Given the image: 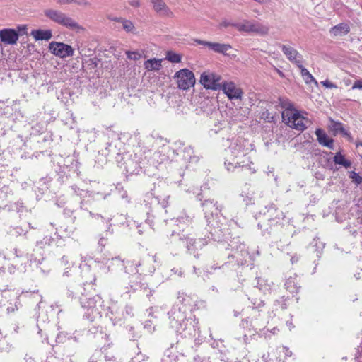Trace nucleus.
Returning <instances> with one entry per match:
<instances>
[{
	"label": "nucleus",
	"instance_id": "nucleus-30",
	"mask_svg": "<svg viewBox=\"0 0 362 362\" xmlns=\"http://www.w3.org/2000/svg\"><path fill=\"white\" fill-rule=\"evenodd\" d=\"M165 59L172 63H179L181 62L182 57L181 55L177 53L172 51H168L166 52Z\"/></svg>",
	"mask_w": 362,
	"mask_h": 362
},
{
	"label": "nucleus",
	"instance_id": "nucleus-35",
	"mask_svg": "<svg viewBox=\"0 0 362 362\" xmlns=\"http://www.w3.org/2000/svg\"><path fill=\"white\" fill-rule=\"evenodd\" d=\"M350 177L356 184H360L362 182V177L355 172L351 173Z\"/></svg>",
	"mask_w": 362,
	"mask_h": 362
},
{
	"label": "nucleus",
	"instance_id": "nucleus-58",
	"mask_svg": "<svg viewBox=\"0 0 362 362\" xmlns=\"http://www.w3.org/2000/svg\"><path fill=\"white\" fill-rule=\"evenodd\" d=\"M287 325H288L289 327H291L292 322H290V323L287 322Z\"/></svg>",
	"mask_w": 362,
	"mask_h": 362
},
{
	"label": "nucleus",
	"instance_id": "nucleus-29",
	"mask_svg": "<svg viewBox=\"0 0 362 362\" xmlns=\"http://www.w3.org/2000/svg\"><path fill=\"white\" fill-rule=\"evenodd\" d=\"M279 101L280 106L284 109L283 112H293L296 110L293 107L292 103L287 98H279Z\"/></svg>",
	"mask_w": 362,
	"mask_h": 362
},
{
	"label": "nucleus",
	"instance_id": "nucleus-55",
	"mask_svg": "<svg viewBox=\"0 0 362 362\" xmlns=\"http://www.w3.org/2000/svg\"><path fill=\"white\" fill-rule=\"evenodd\" d=\"M278 72H279V75H280V76H283V74H282V72H281V71H279Z\"/></svg>",
	"mask_w": 362,
	"mask_h": 362
},
{
	"label": "nucleus",
	"instance_id": "nucleus-41",
	"mask_svg": "<svg viewBox=\"0 0 362 362\" xmlns=\"http://www.w3.org/2000/svg\"><path fill=\"white\" fill-rule=\"evenodd\" d=\"M314 243H315L314 246L316 247L317 249H322V248L325 247V245L322 243H321L318 239L317 240L315 239Z\"/></svg>",
	"mask_w": 362,
	"mask_h": 362
},
{
	"label": "nucleus",
	"instance_id": "nucleus-51",
	"mask_svg": "<svg viewBox=\"0 0 362 362\" xmlns=\"http://www.w3.org/2000/svg\"><path fill=\"white\" fill-rule=\"evenodd\" d=\"M90 216L93 218H100L101 221L103 222V218L101 217L100 215L98 214H96V215H93L91 212L90 213Z\"/></svg>",
	"mask_w": 362,
	"mask_h": 362
},
{
	"label": "nucleus",
	"instance_id": "nucleus-56",
	"mask_svg": "<svg viewBox=\"0 0 362 362\" xmlns=\"http://www.w3.org/2000/svg\"><path fill=\"white\" fill-rule=\"evenodd\" d=\"M242 252H245L247 255L248 254V250H242Z\"/></svg>",
	"mask_w": 362,
	"mask_h": 362
},
{
	"label": "nucleus",
	"instance_id": "nucleus-62",
	"mask_svg": "<svg viewBox=\"0 0 362 362\" xmlns=\"http://www.w3.org/2000/svg\"><path fill=\"white\" fill-rule=\"evenodd\" d=\"M362 146V144H360Z\"/></svg>",
	"mask_w": 362,
	"mask_h": 362
},
{
	"label": "nucleus",
	"instance_id": "nucleus-22",
	"mask_svg": "<svg viewBox=\"0 0 362 362\" xmlns=\"http://www.w3.org/2000/svg\"><path fill=\"white\" fill-rule=\"evenodd\" d=\"M119 23L122 24L123 30L127 33H132L137 35L139 33L134 23L128 19L123 18V19H119Z\"/></svg>",
	"mask_w": 362,
	"mask_h": 362
},
{
	"label": "nucleus",
	"instance_id": "nucleus-39",
	"mask_svg": "<svg viewBox=\"0 0 362 362\" xmlns=\"http://www.w3.org/2000/svg\"><path fill=\"white\" fill-rule=\"evenodd\" d=\"M352 89H360L362 90V81L358 80L354 82L351 87Z\"/></svg>",
	"mask_w": 362,
	"mask_h": 362
},
{
	"label": "nucleus",
	"instance_id": "nucleus-31",
	"mask_svg": "<svg viewBox=\"0 0 362 362\" xmlns=\"http://www.w3.org/2000/svg\"><path fill=\"white\" fill-rule=\"evenodd\" d=\"M192 217L184 213L183 215L180 216L176 218L175 222L177 223V226H181L182 224L188 225L192 222Z\"/></svg>",
	"mask_w": 362,
	"mask_h": 362
},
{
	"label": "nucleus",
	"instance_id": "nucleus-18",
	"mask_svg": "<svg viewBox=\"0 0 362 362\" xmlns=\"http://www.w3.org/2000/svg\"><path fill=\"white\" fill-rule=\"evenodd\" d=\"M318 142L329 149H334V141L329 138L322 130L317 129L315 132Z\"/></svg>",
	"mask_w": 362,
	"mask_h": 362
},
{
	"label": "nucleus",
	"instance_id": "nucleus-50",
	"mask_svg": "<svg viewBox=\"0 0 362 362\" xmlns=\"http://www.w3.org/2000/svg\"><path fill=\"white\" fill-rule=\"evenodd\" d=\"M335 129L337 130H339V129L341 130L342 129L341 124V123L336 124Z\"/></svg>",
	"mask_w": 362,
	"mask_h": 362
},
{
	"label": "nucleus",
	"instance_id": "nucleus-19",
	"mask_svg": "<svg viewBox=\"0 0 362 362\" xmlns=\"http://www.w3.org/2000/svg\"><path fill=\"white\" fill-rule=\"evenodd\" d=\"M30 35L36 40H49L52 37V32L51 30H33L30 33Z\"/></svg>",
	"mask_w": 362,
	"mask_h": 362
},
{
	"label": "nucleus",
	"instance_id": "nucleus-60",
	"mask_svg": "<svg viewBox=\"0 0 362 362\" xmlns=\"http://www.w3.org/2000/svg\"><path fill=\"white\" fill-rule=\"evenodd\" d=\"M291 261L292 263H293L294 262L293 258H291Z\"/></svg>",
	"mask_w": 362,
	"mask_h": 362
},
{
	"label": "nucleus",
	"instance_id": "nucleus-48",
	"mask_svg": "<svg viewBox=\"0 0 362 362\" xmlns=\"http://www.w3.org/2000/svg\"><path fill=\"white\" fill-rule=\"evenodd\" d=\"M18 30L20 34L23 35L26 33V27L25 25H21L18 27Z\"/></svg>",
	"mask_w": 362,
	"mask_h": 362
},
{
	"label": "nucleus",
	"instance_id": "nucleus-47",
	"mask_svg": "<svg viewBox=\"0 0 362 362\" xmlns=\"http://www.w3.org/2000/svg\"><path fill=\"white\" fill-rule=\"evenodd\" d=\"M283 349L286 356L290 357L292 356V351L288 347L284 346Z\"/></svg>",
	"mask_w": 362,
	"mask_h": 362
},
{
	"label": "nucleus",
	"instance_id": "nucleus-23",
	"mask_svg": "<svg viewBox=\"0 0 362 362\" xmlns=\"http://www.w3.org/2000/svg\"><path fill=\"white\" fill-rule=\"evenodd\" d=\"M144 66L148 71H159L162 68V59H148L144 62Z\"/></svg>",
	"mask_w": 362,
	"mask_h": 362
},
{
	"label": "nucleus",
	"instance_id": "nucleus-32",
	"mask_svg": "<svg viewBox=\"0 0 362 362\" xmlns=\"http://www.w3.org/2000/svg\"><path fill=\"white\" fill-rule=\"evenodd\" d=\"M177 357H178L177 356H175L173 354V351L171 349L168 350L165 352V354L163 356V358L161 359V362H177Z\"/></svg>",
	"mask_w": 362,
	"mask_h": 362
},
{
	"label": "nucleus",
	"instance_id": "nucleus-5",
	"mask_svg": "<svg viewBox=\"0 0 362 362\" xmlns=\"http://www.w3.org/2000/svg\"><path fill=\"white\" fill-rule=\"evenodd\" d=\"M173 78L175 81L177 87L182 90H188L195 83L194 73L187 69H182L177 71L175 74Z\"/></svg>",
	"mask_w": 362,
	"mask_h": 362
},
{
	"label": "nucleus",
	"instance_id": "nucleus-25",
	"mask_svg": "<svg viewBox=\"0 0 362 362\" xmlns=\"http://www.w3.org/2000/svg\"><path fill=\"white\" fill-rule=\"evenodd\" d=\"M231 46L228 44H221L218 42H211L209 49L216 53L226 54L231 49Z\"/></svg>",
	"mask_w": 362,
	"mask_h": 362
},
{
	"label": "nucleus",
	"instance_id": "nucleus-16",
	"mask_svg": "<svg viewBox=\"0 0 362 362\" xmlns=\"http://www.w3.org/2000/svg\"><path fill=\"white\" fill-rule=\"evenodd\" d=\"M153 9L162 16L173 17V13L163 0H151Z\"/></svg>",
	"mask_w": 362,
	"mask_h": 362
},
{
	"label": "nucleus",
	"instance_id": "nucleus-4",
	"mask_svg": "<svg viewBox=\"0 0 362 362\" xmlns=\"http://www.w3.org/2000/svg\"><path fill=\"white\" fill-rule=\"evenodd\" d=\"M233 27L240 32L247 33H252L262 36L267 35L269 30V28L267 25L248 20H243L241 22L235 23Z\"/></svg>",
	"mask_w": 362,
	"mask_h": 362
},
{
	"label": "nucleus",
	"instance_id": "nucleus-59",
	"mask_svg": "<svg viewBox=\"0 0 362 362\" xmlns=\"http://www.w3.org/2000/svg\"><path fill=\"white\" fill-rule=\"evenodd\" d=\"M138 232H139V234L142 233V231L140 229H139Z\"/></svg>",
	"mask_w": 362,
	"mask_h": 362
},
{
	"label": "nucleus",
	"instance_id": "nucleus-40",
	"mask_svg": "<svg viewBox=\"0 0 362 362\" xmlns=\"http://www.w3.org/2000/svg\"><path fill=\"white\" fill-rule=\"evenodd\" d=\"M233 24H234L233 23H231L228 21L225 20V21H223L220 23L219 26L221 28H228V26H233Z\"/></svg>",
	"mask_w": 362,
	"mask_h": 362
},
{
	"label": "nucleus",
	"instance_id": "nucleus-6",
	"mask_svg": "<svg viewBox=\"0 0 362 362\" xmlns=\"http://www.w3.org/2000/svg\"><path fill=\"white\" fill-rule=\"evenodd\" d=\"M221 75L211 71H204L200 77V83L206 89L221 90L223 83Z\"/></svg>",
	"mask_w": 362,
	"mask_h": 362
},
{
	"label": "nucleus",
	"instance_id": "nucleus-38",
	"mask_svg": "<svg viewBox=\"0 0 362 362\" xmlns=\"http://www.w3.org/2000/svg\"><path fill=\"white\" fill-rule=\"evenodd\" d=\"M74 4L80 6H89L90 5V2L87 0H75Z\"/></svg>",
	"mask_w": 362,
	"mask_h": 362
},
{
	"label": "nucleus",
	"instance_id": "nucleus-28",
	"mask_svg": "<svg viewBox=\"0 0 362 362\" xmlns=\"http://www.w3.org/2000/svg\"><path fill=\"white\" fill-rule=\"evenodd\" d=\"M333 160L335 164L342 165L343 167L348 168L351 166V163L346 160L344 155H342L340 152H337L333 158Z\"/></svg>",
	"mask_w": 362,
	"mask_h": 362
},
{
	"label": "nucleus",
	"instance_id": "nucleus-37",
	"mask_svg": "<svg viewBox=\"0 0 362 362\" xmlns=\"http://www.w3.org/2000/svg\"><path fill=\"white\" fill-rule=\"evenodd\" d=\"M322 85L328 88H336L337 86L328 80H325L321 82Z\"/></svg>",
	"mask_w": 362,
	"mask_h": 362
},
{
	"label": "nucleus",
	"instance_id": "nucleus-53",
	"mask_svg": "<svg viewBox=\"0 0 362 362\" xmlns=\"http://www.w3.org/2000/svg\"><path fill=\"white\" fill-rule=\"evenodd\" d=\"M211 225L214 228H219V226L218 224H214L213 223H211ZM222 228L220 227V230H221Z\"/></svg>",
	"mask_w": 362,
	"mask_h": 362
},
{
	"label": "nucleus",
	"instance_id": "nucleus-7",
	"mask_svg": "<svg viewBox=\"0 0 362 362\" xmlns=\"http://www.w3.org/2000/svg\"><path fill=\"white\" fill-rule=\"evenodd\" d=\"M175 154V150L168 146H163L153 153L151 158V164L156 165L165 162L173 161Z\"/></svg>",
	"mask_w": 362,
	"mask_h": 362
},
{
	"label": "nucleus",
	"instance_id": "nucleus-36",
	"mask_svg": "<svg viewBox=\"0 0 362 362\" xmlns=\"http://www.w3.org/2000/svg\"><path fill=\"white\" fill-rule=\"evenodd\" d=\"M173 161L175 162L177 165V166L182 170V163H183V156H181V154H179V156H175Z\"/></svg>",
	"mask_w": 362,
	"mask_h": 362
},
{
	"label": "nucleus",
	"instance_id": "nucleus-14",
	"mask_svg": "<svg viewBox=\"0 0 362 362\" xmlns=\"http://www.w3.org/2000/svg\"><path fill=\"white\" fill-rule=\"evenodd\" d=\"M19 34L11 28H4L0 30V39L2 42L8 45H14L18 40Z\"/></svg>",
	"mask_w": 362,
	"mask_h": 362
},
{
	"label": "nucleus",
	"instance_id": "nucleus-49",
	"mask_svg": "<svg viewBox=\"0 0 362 362\" xmlns=\"http://www.w3.org/2000/svg\"><path fill=\"white\" fill-rule=\"evenodd\" d=\"M109 19H110V21H116V22L119 23V19H123V18H117V17H115V18H111V17H109Z\"/></svg>",
	"mask_w": 362,
	"mask_h": 362
},
{
	"label": "nucleus",
	"instance_id": "nucleus-44",
	"mask_svg": "<svg viewBox=\"0 0 362 362\" xmlns=\"http://www.w3.org/2000/svg\"><path fill=\"white\" fill-rule=\"evenodd\" d=\"M105 361L106 362H116V358L113 355L107 354L105 356Z\"/></svg>",
	"mask_w": 362,
	"mask_h": 362
},
{
	"label": "nucleus",
	"instance_id": "nucleus-12",
	"mask_svg": "<svg viewBox=\"0 0 362 362\" xmlns=\"http://www.w3.org/2000/svg\"><path fill=\"white\" fill-rule=\"evenodd\" d=\"M221 90L228 96L230 100L241 99L243 95L242 90L237 87L232 82H223Z\"/></svg>",
	"mask_w": 362,
	"mask_h": 362
},
{
	"label": "nucleus",
	"instance_id": "nucleus-42",
	"mask_svg": "<svg viewBox=\"0 0 362 362\" xmlns=\"http://www.w3.org/2000/svg\"><path fill=\"white\" fill-rule=\"evenodd\" d=\"M75 0H58L57 4L60 5L74 4Z\"/></svg>",
	"mask_w": 362,
	"mask_h": 362
},
{
	"label": "nucleus",
	"instance_id": "nucleus-46",
	"mask_svg": "<svg viewBox=\"0 0 362 362\" xmlns=\"http://www.w3.org/2000/svg\"><path fill=\"white\" fill-rule=\"evenodd\" d=\"M129 3L133 7H139L140 6L139 0H131Z\"/></svg>",
	"mask_w": 362,
	"mask_h": 362
},
{
	"label": "nucleus",
	"instance_id": "nucleus-24",
	"mask_svg": "<svg viewBox=\"0 0 362 362\" xmlns=\"http://www.w3.org/2000/svg\"><path fill=\"white\" fill-rule=\"evenodd\" d=\"M264 216H266L269 221H275V218L280 219V218L283 216L282 212L279 211L273 204L269 206V209L267 210V214L264 212Z\"/></svg>",
	"mask_w": 362,
	"mask_h": 362
},
{
	"label": "nucleus",
	"instance_id": "nucleus-33",
	"mask_svg": "<svg viewBox=\"0 0 362 362\" xmlns=\"http://www.w3.org/2000/svg\"><path fill=\"white\" fill-rule=\"evenodd\" d=\"M260 118L267 122H272L274 119V116L267 110H263L261 113Z\"/></svg>",
	"mask_w": 362,
	"mask_h": 362
},
{
	"label": "nucleus",
	"instance_id": "nucleus-21",
	"mask_svg": "<svg viewBox=\"0 0 362 362\" xmlns=\"http://www.w3.org/2000/svg\"><path fill=\"white\" fill-rule=\"evenodd\" d=\"M350 31V27L347 23H339L330 30V33L334 36H343L346 35Z\"/></svg>",
	"mask_w": 362,
	"mask_h": 362
},
{
	"label": "nucleus",
	"instance_id": "nucleus-52",
	"mask_svg": "<svg viewBox=\"0 0 362 362\" xmlns=\"http://www.w3.org/2000/svg\"><path fill=\"white\" fill-rule=\"evenodd\" d=\"M262 305H263V301L259 300V301L257 303V305H256L255 307H256V308H259V307H260V306H262Z\"/></svg>",
	"mask_w": 362,
	"mask_h": 362
},
{
	"label": "nucleus",
	"instance_id": "nucleus-27",
	"mask_svg": "<svg viewBox=\"0 0 362 362\" xmlns=\"http://www.w3.org/2000/svg\"><path fill=\"white\" fill-rule=\"evenodd\" d=\"M300 69L301 76L307 84H310L311 83H314L315 85L317 84V81L312 76V74L308 71L307 69L303 67V64H300V66H297Z\"/></svg>",
	"mask_w": 362,
	"mask_h": 362
},
{
	"label": "nucleus",
	"instance_id": "nucleus-43",
	"mask_svg": "<svg viewBox=\"0 0 362 362\" xmlns=\"http://www.w3.org/2000/svg\"><path fill=\"white\" fill-rule=\"evenodd\" d=\"M195 42L199 44L204 46H207L209 48V45H211V42L201 40H196Z\"/></svg>",
	"mask_w": 362,
	"mask_h": 362
},
{
	"label": "nucleus",
	"instance_id": "nucleus-8",
	"mask_svg": "<svg viewBox=\"0 0 362 362\" xmlns=\"http://www.w3.org/2000/svg\"><path fill=\"white\" fill-rule=\"evenodd\" d=\"M49 51L60 58H66L74 55V49L69 45L63 42H52L49 45Z\"/></svg>",
	"mask_w": 362,
	"mask_h": 362
},
{
	"label": "nucleus",
	"instance_id": "nucleus-13",
	"mask_svg": "<svg viewBox=\"0 0 362 362\" xmlns=\"http://www.w3.org/2000/svg\"><path fill=\"white\" fill-rule=\"evenodd\" d=\"M183 156V163H182V168H187L189 163H197L198 158L194 155V151L191 146H186L176 151L175 156Z\"/></svg>",
	"mask_w": 362,
	"mask_h": 362
},
{
	"label": "nucleus",
	"instance_id": "nucleus-20",
	"mask_svg": "<svg viewBox=\"0 0 362 362\" xmlns=\"http://www.w3.org/2000/svg\"><path fill=\"white\" fill-rule=\"evenodd\" d=\"M254 194L255 191L253 187L249 185H245L242 189L240 195L245 204H252L255 202Z\"/></svg>",
	"mask_w": 362,
	"mask_h": 362
},
{
	"label": "nucleus",
	"instance_id": "nucleus-34",
	"mask_svg": "<svg viewBox=\"0 0 362 362\" xmlns=\"http://www.w3.org/2000/svg\"><path fill=\"white\" fill-rule=\"evenodd\" d=\"M127 57L129 59L132 60H138L141 57V54L139 52H130L128 51L126 52Z\"/></svg>",
	"mask_w": 362,
	"mask_h": 362
},
{
	"label": "nucleus",
	"instance_id": "nucleus-57",
	"mask_svg": "<svg viewBox=\"0 0 362 362\" xmlns=\"http://www.w3.org/2000/svg\"><path fill=\"white\" fill-rule=\"evenodd\" d=\"M287 325H288L289 327H291L292 322H290V323L287 322Z\"/></svg>",
	"mask_w": 362,
	"mask_h": 362
},
{
	"label": "nucleus",
	"instance_id": "nucleus-26",
	"mask_svg": "<svg viewBox=\"0 0 362 362\" xmlns=\"http://www.w3.org/2000/svg\"><path fill=\"white\" fill-rule=\"evenodd\" d=\"M298 282L297 281L296 276L288 278L286 283L285 287L287 291H288L291 293H298L300 286H298Z\"/></svg>",
	"mask_w": 362,
	"mask_h": 362
},
{
	"label": "nucleus",
	"instance_id": "nucleus-3",
	"mask_svg": "<svg viewBox=\"0 0 362 362\" xmlns=\"http://www.w3.org/2000/svg\"><path fill=\"white\" fill-rule=\"evenodd\" d=\"M283 122L292 129L302 132L307 128L310 122L308 119L305 117L297 110L293 112H282Z\"/></svg>",
	"mask_w": 362,
	"mask_h": 362
},
{
	"label": "nucleus",
	"instance_id": "nucleus-9",
	"mask_svg": "<svg viewBox=\"0 0 362 362\" xmlns=\"http://www.w3.org/2000/svg\"><path fill=\"white\" fill-rule=\"evenodd\" d=\"M172 243L177 244L178 247L189 248L192 246H197V243L191 235L185 233L182 230V233L173 231L170 235Z\"/></svg>",
	"mask_w": 362,
	"mask_h": 362
},
{
	"label": "nucleus",
	"instance_id": "nucleus-54",
	"mask_svg": "<svg viewBox=\"0 0 362 362\" xmlns=\"http://www.w3.org/2000/svg\"><path fill=\"white\" fill-rule=\"evenodd\" d=\"M7 310H8V312H13L14 311V308H11V307H8L7 308Z\"/></svg>",
	"mask_w": 362,
	"mask_h": 362
},
{
	"label": "nucleus",
	"instance_id": "nucleus-2",
	"mask_svg": "<svg viewBox=\"0 0 362 362\" xmlns=\"http://www.w3.org/2000/svg\"><path fill=\"white\" fill-rule=\"evenodd\" d=\"M45 16L53 22L59 24L68 29L76 33H81L84 30L83 26L80 25L72 18L68 16L66 13L54 9H46L44 11Z\"/></svg>",
	"mask_w": 362,
	"mask_h": 362
},
{
	"label": "nucleus",
	"instance_id": "nucleus-61",
	"mask_svg": "<svg viewBox=\"0 0 362 362\" xmlns=\"http://www.w3.org/2000/svg\"><path fill=\"white\" fill-rule=\"evenodd\" d=\"M258 226L260 227V228L262 227L260 223H258Z\"/></svg>",
	"mask_w": 362,
	"mask_h": 362
},
{
	"label": "nucleus",
	"instance_id": "nucleus-11",
	"mask_svg": "<svg viewBox=\"0 0 362 362\" xmlns=\"http://www.w3.org/2000/svg\"><path fill=\"white\" fill-rule=\"evenodd\" d=\"M202 206L205 214V218L209 223H211V218L214 216H217L218 213L221 211V206L218 205L217 202H214L213 200H205L202 204Z\"/></svg>",
	"mask_w": 362,
	"mask_h": 362
},
{
	"label": "nucleus",
	"instance_id": "nucleus-17",
	"mask_svg": "<svg viewBox=\"0 0 362 362\" xmlns=\"http://www.w3.org/2000/svg\"><path fill=\"white\" fill-rule=\"evenodd\" d=\"M101 298L98 296H94L90 298L86 301H82V306L87 309L88 314L94 315L95 314L99 313L98 308V303L100 302Z\"/></svg>",
	"mask_w": 362,
	"mask_h": 362
},
{
	"label": "nucleus",
	"instance_id": "nucleus-1",
	"mask_svg": "<svg viewBox=\"0 0 362 362\" xmlns=\"http://www.w3.org/2000/svg\"><path fill=\"white\" fill-rule=\"evenodd\" d=\"M247 141L243 138H238L232 142L226 150L225 165L228 171H233L236 168H243L251 170L252 164L250 158L247 156L250 150Z\"/></svg>",
	"mask_w": 362,
	"mask_h": 362
},
{
	"label": "nucleus",
	"instance_id": "nucleus-15",
	"mask_svg": "<svg viewBox=\"0 0 362 362\" xmlns=\"http://www.w3.org/2000/svg\"><path fill=\"white\" fill-rule=\"evenodd\" d=\"M281 49L288 59L291 62L296 64L297 66H300V64L303 63L302 56L293 47L284 45L281 46Z\"/></svg>",
	"mask_w": 362,
	"mask_h": 362
},
{
	"label": "nucleus",
	"instance_id": "nucleus-10",
	"mask_svg": "<svg viewBox=\"0 0 362 362\" xmlns=\"http://www.w3.org/2000/svg\"><path fill=\"white\" fill-rule=\"evenodd\" d=\"M141 150L134 153V158H130L124 162L125 168L127 173H138L139 170L144 167L145 161L141 158Z\"/></svg>",
	"mask_w": 362,
	"mask_h": 362
},
{
	"label": "nucleus",
	"instance_id": "nucleus-45",
	"mask_svg": "<svg viewBox=\"0 0 362 362\" xmlns=\"http://www.w3.org/2000/svg\"><path fill=\"white\" fill-rule=\"evenodd\" d=\"M107 239L105 238H101L98 241V245L100 247H104L107 245Z\"/></svg>",
	"mask_w": 362,
	"mask_h": 362
}]
</instances>
